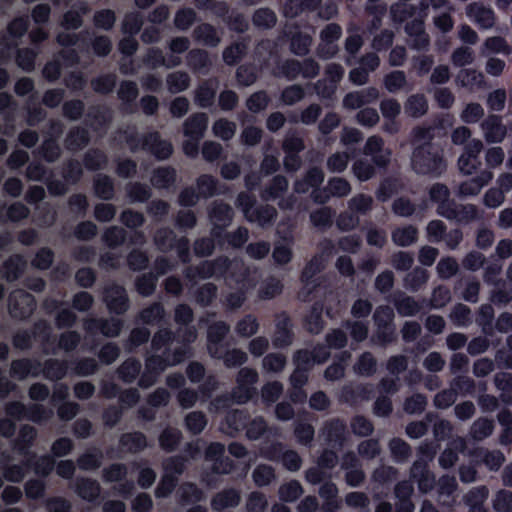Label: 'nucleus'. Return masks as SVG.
I'll return each instance as SVG.
<instances>
[{"mask_svg": "<svg viewBox=\"0 0 512 512\" xmlns=\"http://www.w3.org/2000/svg\"><path fill=\"white\" fill-rule=\"evenodd\" d=\"M493 178V173L489 170H483L475 177L460 183L458 194L461 197L476 196L482 188L486 186Z\"/></svg>", "mask_w": 512, "mask_h": 512, "instance_id": "obj_19", "label": "nucleus"}, {"mask_svg": "<svg viewBox=\"0 0 512 512\" xmlns=\"http://www.w3.org/2000/svg\"><path fill=\"white\" fill-rule=\"evenodd\" d=\"M42 362L34 358H19L11 361L10 377L23 381L29 376L38 377L41 373Z\"/></svg>", "mask_w": 512, "mask_h": 512, "instance_id": "obj_8", "label": "nucleus"}, {"mask_svg": "<svg viewBox=\"0 0 512 512\" xmlns=\"http://www.w3.org/2000/svg\"><path fill=\"white\" fill-rule=\"evenodd\" d=\"M218 288L212 283H204L193 293L196 303L201 307H209L217 298Z\"/></svg>", "mask_w": 512, "mask_h": 512, "instance_id": "obj_48", "label": "nucleus"}, {"mask_svg": "<svg viewBox=\"0 0 512 512\" xmlns=\"http://www.w3.org/2000/svg\"><path fill=\"white\" fill-rule=\"evenodd\" d=\"M89 142V131L82 126L71 127L64 139L65 148L71 152H77L82 150L89 144Z\"/></svg>", "mask_w": 512, "mask_h": 512, "instance_id": "obj_22", "label": "nucleus"}, {"mask_svg": "<svg viewBox=\"0 0 512 512\" xmlns=\"http://www.w3.org/2000/svg\"><path fill=\"white\" fill-rule=\"evenodd\" d=\"M428 278L427 270L416 267L405 276L404 286L412 292H417L428 281Z\"/></svg>", "mask_w": 512, "mask_h": 512, "instance_id": "obj_64", "label": "nucleus"}, {"mask_svg": "<svg viewBox=\"0 0 512 512\" xmlns=\"http://www.w3.org/2000/svg\"><path fill=\"white\" fill-rule=\"evenodd\" d=\"M235 468V462L228 456L223 455L221 458L212 462L209 471L204 473L202 479L208 486L211 487L216 483V479L213 477V475H227L233 472Z\"/></svg>", "mask_w": 512, "mask_h": 512, "instance_id": "obj_25", "label": "nucleus"}, {"mask_svg": "<svg viewBox=\"0 0 512 512\" xmlns=\"http://www.w3.org/2000/svg\"><path fill=\"white\" fill-rule=\"evenodd\" d=\"M411 475L417 480L419 490L422 492H428L435 486V476L429 471L425 464L414 462Z\"/></svg>", "mask_w": 512, "mask_h": 512, "instance_id": "obj_34", "label": "nucleus"}, {"mask_svg": "<svg viewBox=\"0 0 512 512\" xmlns=\"http://www.w3.org/2000/svg\"><path fill=\"white\" fill-rule=\"evenodd\" d=\"M191 79L185 71H175L166 77L168 90L173 93H180L188 89Z\"/></svg>", "mask_w": 512, "mask_h": 512, "instance_id": "obj_56", "label": "nucleus"}, {"mask_svg": "<svg viewBox=\"0 0 512 512\" xmlns=\"http://www.w3.org/2000/svg\"><path fill=\"white\" fill-rule=\"evenodd\" d=\"M324 269L323 259L320 255L313 256L303 268L300 274V281L304 285L306 295H311L319 286L315 276ZM304 291H302L303 293Z\"/></svg>", "mask_w": 512, "mask_h": 512, "instance_id": "obj_10", "label": "nucleus"}, {"mask_svg": "<svg viewBox=\"0 0 512 512\" xmlns=\"http://www.w3.org/2000/svg\"><path fill=\"white\" fill-rule=\"evenodd\" d=\"M93 191L97 198L109 201L115 197L114 180L106 174H98L93 179Z\"/></svg>", "mask_w": 512, "mask_h": 512, "instance_id": "obj_32", "label": "nucleus"}, {"mask_svg": "<svg viewBox=\"0 0 512 512\" xmlns=\"http://www.w3.org/2000/svg\"><path fill=\"white\" fill-rule=\"evenodd\" d=\"M454 220L459 224H469L482 219L483 213L475 204H459Z\"/></svg>", "mask_w": 512, "mask_h": 512, "instance_id": "obj_54", "label": "nucleus"}, {"mask_svg": "<svg viewBox=\"0 0 512 512\" xmlns=\"http://www.w3.org/2000/svg\"><path fill=\"white\" fill-rule=\"evenodd\" d=\"M68 373V362L57 358L46 359L42 363L41 373L43 377L50 381L62 380Z\"/></svg>", "mask_w": 512, "mask_h": 512, "instance_id": "obj_26", "label": "nucleus"}, {"mask_svg": "<svg viewBox=\"0 0 512 512\" xmlns=\"http://www.w3.org/2000/svg\"><path fill=\"white\" fill-rule=\"evenodd\" d=\"M275 318V332L272 337V344L277 349H283L290 346L294 340L292 319L286 311L277 313Z\"/></svg>", "mask_w": 512, "mask_h": 512, "instance_id": "obj_6", "label": "nucleus"}, {"mask_svg": "<svg viewBox=\"0 0 512 512\" xmlns=\"http://www.w3.org/2000/svg\"><path fill=\"white\" fill-rule=\"evenodd\" d=\"M276 22V13L268 7L259 8L252 15V23L259 29H271L276 25Z\"/></svg>", "mask_w": 512, "mask_h": 512, "instance_id": "obj_51", "label": "nucleus"}, {"mask_svg": "<svg viewBox=\"0 0 512 512\" xmlns=\"http://www.w3.org/2000/svg\"><path fill=\"white\" fill-rule=\"evenodd\" d=\"M355 372L360 376L371 377L376 373L377 361L371 352H363L354 365Z\"/></svg>", "mask_w": 512, "mask_h": 512, "instance_id": "obj_58", "label": "nucleus"}, {"mask_svg": "<svg viewBox=\"0 0 512 512\" xmlns=\"http://www.w3.org/2000/svg\"><path fill=\"white\" fill-rule=\"evenodd\" d=\"M400 187L401 183L397 177H385L380 181L375 191V197L379 202L385 203L399 191Z\"/></svg>", "mask_w": 512, "mask_h": 512, "instance_id": "obj_43", "label": "nucleus"}, {"mask_svg": "<svg viewBox=\"0 0 512 512\" xmlns=\"http://www.w3.org/2000/svg\"><path fill=\"white\" fill-rule=\"evenodd\" d=\"M164 316L165 308L161 302H154L139 313V319L146 325L158 323L163 320Z\"/></svg>", "mask_w": 512, "mask_h": 512, "instance_id": "obj_60", "label": "nucleus"}, {"mask_svg": "<svg viewBox=\"0 0 512 512\" xmlns=\"http://www.w3.org/2000/svg\"><path fill=\"white\" fill-rule=\"evenodd\" d=\"M141 368V362L135 357H130L118 367V378L126 384H131L139 376Z\"/></svg>", "mask_w": 512, "mask_h": 512, "instance_id": "obj_41", "label": "nucleus"}, {"mask_svg": "<svg viewBox=\"0 0 512 512\" xmlns=\"http://www.w3.org/2000/svg\"><path fill=\"white\" fill-rule=\"evenodd\" d=\"M249 419L250 415L246 410L233 409L226 414L224 423L227 426L228 433L235 436L239 432L245 430Z\"/></svg>", "mask_w": 512, "mask_h": 512, "instance_id": "obj_29", "label": "nucleus"}, {"mask_svg": "<svg viewBox=\"0 0 512 512\" xmlns=\"http://www.w3.org/2000/svg\"><path fill=\"white\" fill-rule=\"evenodd\" d=\"M27 268V261L22 254L9 256L0 266V276L8 283L20 279Z\"/></svg>", "mask_w": 512, "mask_h": 512, "instance_id": "obj_11", "label": "nucleus"}, {"mask_svg": "<svg viewBox=\"0 0 512 512\" xmlns=\"http://www.w3.org/2000/svg\"><path fill=\"white\" fill-rule=\"evenodd\" d=\"M466 15L482 29H490L495 23L494 11L478 2H472L466 7Z\"/></svg>", "mask_w": 512, "mask_h": 512, "instance_id": "obj_13", "label": "nucleus"}, {"mask_svg": "<svg viewBox=\"0 0 512 512\" xmlns=\"http://www.w3.org/2000/svg\"><path fill=\"white\" fill-rule=\"evenodd\" d=\"M323 309L324 306L321 302H314L309 312L304 316L303 327L308 333L318 335L323 331L326 324L323 319Z\"/></svg>", "mask_w": 512, "mask_h": 512, "instance_id": "obj_21", "label": "nucleus"}, {"mask_svg": "<svg viewBox=\"0 0 512 512\" xmlns=\"http://www.w3.org/2000/svg\"><path fill=\"white\" fill-rule=\"evenodd\" d=\"M108 164L107 154L99 148L88 149L82 159V165L88 171H99L104 169Z\"/></svg>", "mask_w": 512, "mask_h": 512, "instance_id": "obj_37", "label": "nucleus"}, {"mask_svg": "<svg viewBox=\"0 0 512 512\" xmlns=\"http://www.w3.org/2000/svg\"><path fill=\"white\" fill-rule=\"evenodd\" d=\"M248 50V42L246 38H241L232 42L222 52V58L226 65L235 66L246 55Z\"/></svg>", "mask_w": 512, "mask_h": 512, "instance_id": "obj_30", "label": "nucleus"}, {"mask_svg": "<svg viewBox=\"0 0 512 512\" xmlns=\"http://www.w3.org/2000/svg\"><path fill=\"white\" fill-rule=\"evenodd\" d=\"M157 283L158 275H155L154 272L150 271L137 276L134 285L140 296L150 297L155 293Z\"/></svg>", "mask_w": 512, "mask_h": 512, "instance_id": "obj_44", "label": "nucleus"}, {"mask_svg": "<svg viewBox=\"0 0 512 512\" xmlns=\"http://www.w3.org/2000/svg\"><path fill=\"white\" fill-rule=\"evenodd\" d=\"M288 189V180L283 175L274 176L261 191V198L265 201L276 200Z\"/></svg>", "mask_w": 512, "mask_h": 512, "instance_id": "obj_38", "label": "nucleus"}, {"mask_svg": "<svg viewBox=\"0 0 512 512\" xmlns=\"http://www.w3.org/2000/svg\"><path fill=\"white\" fill-rule=\"evenodd\" d=\"M259 322L253 314H246L235 326V332L239 337L249 338L259 330Z\"/></svg>", "mask_w": 512, "mask_h": 512, "instance_id": "obj_62", "label": "nucleus"}, {"mask_svg": "<svg viewBox=\"0 0 512 512\" xmlns=\"http://www.w3.org/2000/svg\"><path fill=\"white\" fill-rule=\"evenodd\" d=\"M234 212L232 207L225 203H215L209 210V217L214 222L213 224H221L229 226L233 220Z\"/></svg>", "mask_w": 512, "mask_h": 512, "instance_id": "obj_46", "label": "nucleus"}, {"mask_svg": "<svg viewBox=\"0 0 512 512\" xmlns=\"http://www.w3.org/2000/svg\"><path fill=\"white\" fill-rule=\"evenodd\" d=\"M241 501L239 490L235 488H225L216 493L211 499V507L215 511H222L226 508H235Z\"/></svg>", "mask_w": 512, "mask_h": 512, "instance_id": "obj_24", "label": "nucleus"}, {"mask_svg": "<svg viewBox=\"0 0 512 512\" xmlns=\"http://www.w3.org/2000/svg\"><path fill=\"white\" fill-rule=\"evenodd\" d=\"M141 150L150 153L157 160L163 161L171 157L174 148L169 140L161 138L158 131H152L142 135Z\"/></svg>", "mask_w": 512, "mask_h": 512, "instance_id": "obj_4", "label": "nucleus"}, {"mask_svg": "<svg viewBox=\"0 0 512 512\" xmlns=\"http://www.w3.org/2000/svg\"><path fill=\"white\" fill-rule=\"evenodd\" d=\"M207 423V417L202 411L189 412L184 418L186 429L193 435L201 434Z\"/></svg>", "mask_w": 512, "mask_h": 512, "instance_id": "obj_63", "label": "nucleus"}, {"mask_svg": "<svg viewBox=\"0 0 512 512\" xmlns=\"http://www.w3.org/2000/svg\"><path fill=\"white\" fill-rule=\"evenodd\" d=\"M127 239V232L119 226H111L105 229L102 235V241L110 249L122 246Z\"/></svg>", "mask_w": 512, "mask_h": 512, "instance_id": "obj_55", "label": "nucleus"}, {"mask_svg": "<svg viewBox=\"0 0 512 512\" xmlns=\"http://www.w3.org/2000/svg\"><path fill=\"white\" fill-rule=\"evenodd\" d=\"M88 11L87 5L80 3L67 10L62 17L61 26L66 30H77L83 25V15Z\"/></svg>", "mask_w": 512, "mask_h": 512, "instance_id": "obj_33", "label": "nucleus"}, {"mask_svg": "<svg viewBox=\"0 0 512 512\" xmlns=\"http://www.w3.org/2000/svg\"><path fill=\"white\" fill-rule=\"evenodd\" d=\"M186 63L193 73L201 75H207L212 67V60L209 53L200 48H194L188 51Z\"/></svg>", "mask_w": 512, "mask_h": 512, "instance_id": "obj_15", "label": "nucleus"}, {"mask_svg": "<svg viewBox=\"0 0 512 512\" xmlns=\"http://www.w3.org/2000/svg\"><path fill=\"white\" fill-rule=\"evenodd\" d=\"M393 243L399 247H408L418 240V229L414 225L397 227L392 231Z\"/></svg>", "mask_w": 512, "mask_h": 512, "instance_id": "obj_40", "label": "nucleus"}, {"mask_svg": "<svg viewBox=\"0 0 512 512\" xmlns=\"http://www.w3.org/2000/svg\"><path fill=\"white\" fill-rule=\"evenodd\" d=\"M219 181L210 174H202L196 179L198 194L201 198H210L217 194Z\"/></svg>", "mask_w": 512, "mask_h": 512, "instance_id": "obj_52", "label": "nucleus"}, {"mask_svg": "<svg viewBox=\"0 0 512 512\" xmlns=\"http://www.w3.org/2000/svg\"><path fill=\"white\" fill-rule=\"evenodd\" d=\"M143 24L144 19L140 12H128L123 18L121 31L124 35L136 36L141 31Z\"/></svg>", "mask_w": 512, "mask_h": 512, "instance_id": "obj_53", "label": "nucleus"}, {"mask_svg": "<svg viewBox=\"0 0 512 512\" xmlns=\"http://www.w3.org/2000/svg\"><path fill=\"white\" fill-rule=\"evenodd\" d=\"M103 458L101 449L92 447L77 458V465L83 471H94L101 467Z\"/></svg>", "mask_w": 512, "mask_h": 512, "instance_id": "obj_35", "label": "nucleus"}, {"mask_svg": "<svg viewBox=\"0 0 512 512\" xmlns=\"http://www.w3.org/2000/svg\"><path fill=\"white\" fill-rule=\"evenodd\" d=\"M230 332V326L225 321L212 323L207 331L208 352L212 358L221 357L220 348L226 336Z\"/></svg>", "mask_w": 512, "mask_h": 512, "instance_id": "obj_9", "label": "nucleus"}, {"mask_svg": "<svg viewBox=\"0 0 512 512\" xmlns=\"http://www.w3.org/2000/svg\"><path fill=\"white\" fill-rule=\"evenodd\" d=\"M208 127V116L204 112L191 114L183 123V133L186 137L201 140Z\"/></svg>", "mask_w": 512, "mask_h": 512, "instance_id": "obj_17", "label": "nucleus"}, {"mask_svg": "<svg viewBox=\"0 0 512 512\" xmlns=\"http://www.w3.org/2000/svg\"><path fill=\"white\" fill-rule=\"evenodd\" d=\"M183 440L182 432L176 428L167 426L158 436L159 447L166 453L176 451Z\"/></svg>", "mask_w": 512, "mask_h": 512, "instance_id": "obj_28", "label": "nucleus"}, {"mask_svg": "<svg viewBox=\"0 0 512 512\" xmlns=\"http://www.w3.org/2000/svg\"><path fill=\"white\" fill-rule=\"evenodd\" d=\"M37 431L36 429L29 425H22L19 429V433L17 438L13 440V449L20 455L25 456L26 458L33 453L31 448L36 440Z\"/></svg>", "mask_w": 512, "mask_h": 512, "instance_id": "obj_20", "label": "nucleus"}, {"mask_svg": "<svg viewBox=\"0 0 512 512\" xmlns=\"http://www.w3.org/2000/svg\"><path fill=\"white\" fill-rule=\"evenodd\" d=\"M62 178L69 185H76L83 176V166L77 159H68L62 165Z\"/></svg>", "mask_w": 512, "mask_h": 512, "instance_id": "obj_47", "label": "nucleus"}, {"mask_svg": "<svg viewBox=\"0 0 512 512\" xmlns=\"http://www.w3.org/2000/svg\"><path fill=\"white\" fill-rule=\"evenodd\" d=\"M394 307L398 314L403 317L416 316L424 307L425 303L415 300L414 297L400 293L393 300Z\"/></svg>", "mask_w": 512, "mask_h": 512, "instance_id": "obj_27", "label": "nucleus"}, {"mask_svg": "<svg viewBox=\"0 0 512 512\" xmlns=\"http://www.w3.org/2000/svg\"><path fill=\"white\" fill-rule=\"evenodd\" d=\"M74 490L81 499L95 502L101 493V486L95 479L79 477L75 481Z\"/></svg>", "mask_w": 512, "mask_h": 512, "instance_id": "obj_23", "label": "nucleus"}, {"mask_svg": "<svg viewBox=\"0 0 512 512\" xmlns=\"http://www.w3.org/2000/svg\"><path fill=\"white\" fill-rule=\"evenodd\" d=\"M451 300L450 289L445 285H438L433 289L431 299H422L425 308L440 309L443 308Z\"/></svg>", "mask_w": 512, "mask_h": 512, "instance_id": "obj_49", "label": "nucleus"}, {"mask_svg": "<svg viewBox=\"0 0 512 512\" xmlns=\"http://www.w3.org/2000/svg\"><path fill=\"white\" fill-rule=\"evenodd\" d=\"M176 179V169L172 166H164L154 169L151 177V183L155 188L166 189L173 185Z\"/></svg>", "mask_w": 512, "mask_h": 512, "instance_id": "obj_39", "label": "nucleus"}, {"mask_svg": "<svg viewBox=\"0 0 512 512\" xmlns=\"http://www.w3.org/2000/svg\"><path fill=\"white\" fill-rule=\"evenodd\" d=\"M193 38L208 47H216L221 41L216 28L210 23H201L196 26L193 30Z\"/></svg>", "mask_w": 512, "mask_h": 512, "instance_id": "obj_31", "label": "nucleus"}, {"mask_svg": "<svg viewBox=\"0 0 512 512\" xmlns=\"http://www.w3.org/2000/svg\"><path fill=\"white\" fill-rule=\"evenodd\" d=\"M10 222L16 223L28 218L30 214L29 208L22 202H14L9 206L5 204L0 206V218L3 217V212Z\"/></svg>", "mask_w": 512, "mask_h": 512, "instance_id": "obj_50", "label": "nucleus"}, {"mask_svg": "<svg viewBox=\"0 0 512 512\" xmlns=\"http://www.w3.org/2000/svg\"><path fill=\"white\" fill-rule=\"evenodd\" d=\"M117 84V76L114 73H108L97 76L91 80L92 89L102 95H108L113 92Z\"/></svg>", "mask_w": 512, "mask_h": 512, "instance_id": "obj_61", "label": "nucleus"}, {"mask_svg": "<svg viewBox=\"0 0 512 512\" xmlns=\"http://www.w3.org/2000/svg\"><path fill=\"white\" fill-rule=\"evenodd\" d=\"M36 153L47 163L56 162L61 156V148L55 139H44Z\"/></svg>", "mask_w": 512, "mask_h": 512, "instance_id": "obj_57", "label": "nucleus"}, {"mask_svg": "<svg viewBox=\"0 0 512 512\" xmlns=\"http://www.w3.org/2000/svg\"><path fill=\"white\" fill-rule=\"evenodd\" d=\"M179 501L183 505L195 504L205 499L204 491L193 482H185L178 490Z\"/></svg>", "mask_w": 512, "mask_h": 512, "instance_id": "obj_42", "label": "nucleus"}, {"mask_svg": "<svg viewBox=\"0 0 512 512\" xmlns=\"http://www.w3.org/2000/svg\"><path fill=\"white\" fill-rule=\"evenodd\" d=\"M146 435L141 431L122 433L118 439V448H109L106 454L109 458L121 459L123 454H139L148 447Z\"/></svg>", "mask_w": 512, "mask_h": 512, "instance_id": "obj_2", "label": "nucleus"}, {"mask_svg": "<svg viewBox=\"0 0 512 512\" xmlns=\"http://www.w3.org/2000/svg\"><path fill=\"white\" fill-rule=\"evenodd\" d=\"M218 84L217 78H209L199 83L195 90L194 100L200 108H209L214 104Z\"/></svg>", "mask_w": 512, "mask_h": 512, "instance_id": "obj_14", "label": "nucleus"}, {"mask_svg": "<svg viewBox=\"0 0 512 512\" xmlns=\"http://www.w3.org/2000/svg\"><path fill=\"white\" fill-rule=\"evenodd\" d=\"M283 37L290 42V51L296 56H306L310 52L312 45V37L300 31L297 27L295 30L289 29L283 32Z\"/></svg>", "mask_w": 512, "mask_h": 512, "instance_id": "obj_12", "label": "nucleus"}, {"mask_svg": "<svg viewBox=\"0 0 512 512\" xmlns=\"http://www.w3.org/2000/svg\"><path fill=\"white\" fill-rule=\"evenodd\" d=\"M177 238V235L171 228L161 227L155 231L153 241L160 252L167 253L173 250V245Z\"/></svg>", "mask_w": 512, "mask_h": 512, "instance_id": "obj_45", "label": "nucleus"}, {"mask_svg": "<svg viewBox=\"0 0 512 512\" xmlns=\"http://www.w3.org/2000/svg\"><path fill=\"white\" fill-rule=\"evenodd\" d=\"M325 443L334 449H342L347 440V425L341 418H333L325 422L322 428Z\"/></svg>", "mask_w": 512, "mask_h": 512, "instance_id": "obj_7", "label": "nucleus"}, {"mask_svg": "<svg viewBox=\"0 0 512 512\" xmlns=\"http://www.w3.org/2000/svg\"><path fill=\"white\" fill-rule=\"evenodd\" d=\"M412 142H423L413 149L411 166L418 175H427L432 178L441 177L447 170V161L441 145L432 142L434 127L416 126L411 132Z\"/></svg>", "mask_w": 512, "mask_h": 512, "instance_id": "obj_1", "label": "nucleus"}, {"mask_svg": "<svg viewBox=\"0 0 512 512\" xmlns=\"http://www.w3.org/2000/svg\"><path fill=\"white\" fill-rule=\"evenodd\" d=\"M36 309L35 297L25 291L11 294L8 299V311L13 319L26 320Z\"/></svg>", "mask_w": 512, "mask_h": 512, "instance_id": "obj_5", "label": "nucleus"}, {"mask_svg": "<svg viewBox=\"0 0 512 512\" xmlns=\"http://www.w3.org/2000/svg\"><path fill=\"white\" fill-rule=\"evenodd\" d=\"M103 301L114 315H124L130 308V300L124 286L112 283L104 288Z\"/></svg>", "mask_w": 512, "mask_h": 512, "instance_id": "obj_3", "label": "nucleus"}, {"mask_svg": "<svg viewBox=\"0 0 512 512\" xmlns=\"http://www.w3.org/2000/svg\"><path fill=\"white\" fill-rule=\"evenodd\" d=\"M485 139L488 143H500L506 136V127L502 118L496 114H490L481 124Z\"/></svg>", "mask_w": 512, "mask_h": 512, "instance_id": "obj_18", "label": "nucleus"}, {"mask_svg": "<svg viewBox=\"0 0 512 512\" xmlns=\"http://www.w3.org/2000/svg\"><path fill=\"white\" fill-rule=\"evenodd\" d=\"M277 217V210L272 205H260L255 207L247 220L251 223H257L261 227L272 225Z\"/></svg>", "mask_w": 512, "mask_h": 512, "instance_id": "obj_36", "label": "nucleus"}, {"mask_svg": "<svg viewBox=\"0 0 512 512\" xmlns=\"http://www.w3.org/2000/svg\"><path fill=\"white\" fill-rule=\"evenodd\" d=\"M24 464L43 480L52 473L56 462L53 456L49 454L37 456L36 453H31V455L24 460Z\"/></svg>", "mask_w": 512, "mask_h": 512, "instance_id": "obj_16", "label": "nucleus"}, {"mask_svg": "<svg viewBox=\"0 0 512 512\" xmlns=\"http://www.w3.org/2000/svg\"><path fill=\"white\" fill-rule=\"evenodd\" d=\"M405 108L410 116L418 118L427 113L428 101L424 94H413L408 97Z\"/></svg>", "mask_w": 512, "mask_h": 512, "instance_id": "obj_59", "label": "nucleus"}]
</instances>
